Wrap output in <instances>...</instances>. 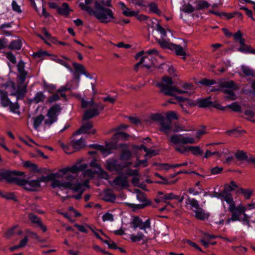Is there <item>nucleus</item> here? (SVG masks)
I'll use <instances>...</instances> for the list:
<instances>
[{
  "instance_id": "nucleus-13",
  "label": "nucleus",
  "mask_w": 255,
  "mask_h": 255,
  "mask_svg": "<svg viewBox=\"0 0 255 255\" xmlns=\"http://www.w3.org/2000/svg\"><path fill=\"white\" fill-rule=\"evenodd\" d=\"M159 180L152 181L150 179H147L145 181L147 183L154 182L158 184H162L165 185H170L174 184L178 180V178H175V176H159Z\"/></svg>"
},
{
  "instance_id": "nucleus-7",
  "label": "nucleus",
  "mask_w": 255,
  "mask_h": 255,
  "mask_svg": "<svg viewBox=\"0 0 255 255\" xmlns=\"http://www.w3.org/2000/svg\"><path fill=\"white\" fill-rule=\"evenodd\" d=\"M211 99V96H208L204 98H198L197 99L196 104H195L201 108H214L222 111L226 110V107L222 106L216 101H212Z\"/></svg>"
},
{
  "instance_id": "nucleus-48",
  "label": "nucleus",
  "mask_w": 255,
  "mask_h": 255,
  "mask_svg": "<svg viewBox=\"0 0 255 255\" xmlns=\"http://www.w3.org/2000/svg\"><path fill=\"white\" fill-rule=\"evenodd\" d=\"M198 2L197 5L196 6L197 9H203L204 8H207L209 7L210 4L206 0H201V1H196V3Z\"/></svg>"
},
{
  "instance_id": "nucleus-51",
  "label": "nucleus",
  "mask_w": 255,
  "mask_h": 255,
  "mask_svg": "<svg viewBox=\"0 0 255 255\" xmlns=\"http://www.w3.org/2000/svg\"><path fill=\"white\" fill-rule=\"evenodd\" d=\"M89 228H90V230H91V231L92 232V233L94 234V235L96 236V237L97 239L101 240L104 243L107 244L109 249H112V244H111L108 240H104V239L101 237V236L100 235V234L98 233L95 231L93 228H92L91 227H89Z\"/></svg>"
},
{
  "instance_id": "nucleus-43",
  "label": "nucleus",
  "mask_w": 255,
  "mask_h": 255,
  "mask_svg": "<svg viewBox=\"0 0 255 255\" xmlns=\"http://www.w3.org/2000/svg\"><path fill=\"white\" fill-rule=\"evenodd\" d=\"M186 204L190 205L191 207L194 208L195 210H197L198 208H200L198 201L194 198H190L188 197L186 201Z\"/></svg>"
},
{
  "instance_id": "nucleus-23",
  "label": "nucleus",
  "mask_w": 255,
  "mask_h": 255,
  "mask_svg": "<svg viewBox=\"0 0 255 255\" xmlns=\"http://www.w3.org/2000/svg\"><path fill=\"white\" fill-rule=\"evenodd\" d=\"M61 110L60 106L59 104H55L54 105L52 106L50 108V109L48 110L47 116L48 118H52L54 117V118H57V116L56 115V114L60 112Z\"/></svg>"
},
{
  "instance_id": "nucleus-36",
  "label": "nucleus",
  "mask_w": 255,
  "mask_h": 255,
  "mask_svg": "<svg viewBox=\"0 0 255 255\" xmlns=\"http://www.w3.org/2000/svg\"><path fill=\"white\" fill-rule=\"evenodd\" d=\"M0 196L7 200H11L16 202L18 201L14 194L12 192H7L5 194H3L2 192L0 191Z\"/></svg>"
},
{
  "instance_id": "nucleus-10",
  "label": "nucleus",
  "mask_w": 255,
  "mask_h": 255,
  "mask_svg": "<svg viewBox=\"0 0 255 255\" xmlns=\"http://www.w3.org/2000/svg\"><path fill=\"white\" fill-rule=\"evenodd\" d=\"M170 141L174 144H186L194 143L195 140L193 137H185L180 134H174L171 136Z\"/></svg>"
},
{
  "instance_id": "nucleus-49",
  "label": "nucleus",
  "mask_w": 255,
  "mask_h": 255,
  "mask_svg": "<svg viewBox=\"0 0 255 255\" xmlns=\"http://www.w3.org/2000/svg\"><path fill=\"white\" fill-rule=\"evenodd\" d=\"M131 157V153L129 150H124L122 152L120 158L122 160H128Z\"/></svg>"
},
{
  "instance_id": "nucleus-56",
  "label": "nucleus",
  "mask_w": 255,
  "mask_h": 255,
  "mask_svg": "<svg viewBox=\"0 0 255 255\" xmlns=\"http://www.w3.org/2000/svg\"><path fill=\"white\" fill-rule=\"evenodd\" d=\"M158 43L162 48H167L170 50L171 49V45L173 44V43H169L164 39L159 40Z\"/></svg>"
},
{
  "instance_id": "nucleus-53",
  "label": "nucleus",
  "mask_w": 255,
  "mask_h": 255,
  "mask_svg": "<svg viewBox=\"0 0 255 255\" xmlns=\"http://www.w3.org/2000/svg\"><path fill=\"white\" fill-rule=\"evenodd\" d=\"M139 11H135L130 10L129 8L128 7L126 8L123 11V13L126 16H135L137 13H138Z\"/></svg>"
},
{
  "instance_id": "nucleus-32",
  "label": "nucleus",
  "mask_w": 255,
  "mask_h": 255,
  "mask_svg": "<svg viewBox=\"0 0 255 255\" xmlns=\"http://www.w3.org/2000/svg\"><path fill=\"white\" fill-rule=\"evenodd\" d=\"M171 50H174L176 54L178 56H185L186 55V52L184 49L180 45H177L173 44L171 45Z\"/></svg>"
},
{
  "instance_id": "nucleus-37",
  "label": "nucleus",
  "mask_w": 255,
  "mask_h": 255,
  "mask_svg": "<svg viewBox=\"0 0 255 255\" xmlns=\"http://www.w3.org/2000/svg\"><path fill=\"white\" fill-rule=\"evenodd\" d=\"M160 130L165 133L169 132V130L171 129L170 123H166L164 120L160 123Z\"/></svg>"
},
{
  "instance_id": "nucleus-9",
  "label": "nucleus",
  "mask_w": 255,
  "mask_h": 255,
  "mask_svg": "<svg viewBox=\"0 0 255 255\" xmlns=\"http://www.w3.org/2000/svg\"><path fill=\"white\" fill-rule=\"evenodd\" d=\"M156 86L160 88V92L167 96H174L175 93L178 94L187 93L188 92L177 89L175 87L168 86L162 82H157Z\"/></svg>"
},
{
  "instance_id": "nucleus-41",
  "label": "nucleus",
  "mask_w": 255,
  "mask_h": 255,
  "mask_svg": "<svg viewBox=\"0 0 255 255\" xmlns=\"http://www.w3.org/2000/svg\"><path fill=\"white\" fill-rule=\"evenodd\" d=\"M144 235L141 232H138L136 235L131 234L130 235V239L132 242H136L143 240Z\"/></svg>"
},
{
  "instance_id": "nucleus-29",
  "label": "nucleus",
  "mask_w": 255,
  "mask_h": 255,
  "mask_svg": "<svg viewBox=\"0 0 255 255\" xmlns=\"http://www.w3.org/2000/svg\"><path fill=\"white\" fill-rule=\"evenodd\" d=\"M62 6V7H59L58 8L57 13L60 15L68 16L71 10L68 4L66 2H63Z\"/></svg>"
},
{
  "instance_id": "nucleus-8",
  "label": "nucleus",
  "mask_w": 255,
  "mask_h": 255,
  "mask_svg": "<svg viewBox=\"0 0 255 255\" xmlns=\"http://www.w3.org/2000/svg\"><path fill=\"white\" fill-rule=\"evenodd\" d=\"M150 224V219L143 222L138 216H133L130 222V225L134 230L138 228L140 230H144L145 232L146 229L151 228Z\"/></svg>"
},
{
  "instance_id": "nucleus-6",
  "label": "nucleus",
  "mask_w": 255,
  "mask_h": 255,
  "mask_svg": "<svg viewBox=\"0 0 255 255\" xmlns=\"http://www.w3.org/2000/svg\"><path fill=\"white\" fill-rule=\"evenodd\" d=\"M97 159H94L90 163V165L91 167L93 168H95V169L94 170L93 169H88L87 170L86 169L88 167L87 164L86 165V167L84 170L79 171L77 173H74V174L78 173L80 171H85L82 173L81 175H95V174H97V175H109L108 173L104 171V170L101 168L100 165L97 163L96 162ZM83 164H85V163H83ZM74 165H77L78 166H80L83 165V164H80V163H77Z\"/></svg>"
},
{
  "instance_id": "nucleus-5",
  "label": "nucleus",
  "mask_w": 255,
  "mask_h": 255,
  "mask_svg": "<svg viewBox=\"0 0 255 255\" xmlns=\"http://www.w3.org/2000/svg\"><path fill=\"white\" fill-rule=\"evenodd\" d=\"M18 73L19 74L17 75L18 79L17 85L19 90L15 93H11V96L15 97L17 100H22L27 93V84L24 83L27 75V72L25 71L18 72Z\"/></svg>"
},
{
  "instance_id": "nucleus-39",
  "label": "nucleus",
  "mask_w": 255,
  "mask_h": 255,
  "mask_svg": "<svg viewBox=\"0 0 255 255\" xmlns=\"http://www.w3.org/2000/svg\"><path fill=\"white\" fill-rule=\"evenodd\" d=\"M0 104L2 107L4 108L7 107L11 103V101L8 97V94H6L4 96H0Z\"/></svg>"
},
{
  "instance_id": "nucleus-55",
  "label": "nucleus",
  "mask_w": 255,
  "mask_h": 255,
  "mask_svg": "<svg viewBox=\"0 0 255 255\" xmlns=\"http://www.w3.org/2000/svg\"><path fill=\"white\" fill-rule=\"evenodd\" d=\"M166 120L170 122L172 120H178V118L174 111H169L166 114Z\"/></svg>"
},
{
  "instance_id": "nucleus-16",
  "label": "nucleus",
  "mask_w": 255,
  "mask_h": 255,
  "mask_svg": "<svg viewBox=\"0 0 255 255\" xmlns=\"http://www.w3.org/2000/svg\"><path fill=\"white\" fill-rule=\"evenodd\" d=\"M115 133L113 134V149L117 148L116 140H128L130 135L123 131H114Z\"/></svg>"
},
{
  "instance_id": "nucleus-14",
  "label": "nucleus",
  "mask_w": 255,
  "mask_h": 255,
  "mask_svg": "<svg viewBox=\"0 0 255 255\" xmlns=\"http://www.w3.org/2000/svg\"><path fill=\"white\" fill-rule=\"evenodd\" d=\"M222 88H229L234 90H237L239 89L238 86L236 84L234 81L230 80L224 82H222L220 86L217 87H213L211 89V92H217L219 91H222Z\"/></svg>"
},
{
  "instance_id": "nucleus-45",
  "label": "nucleus",
  "mask_w": 255,
  "mask_h": 255,
  "mask_svg": "<svg viewBox=\"0 0 255 255\" xmlns=\"http://www.w3.org/2000/svg\"><path fill=\"white\" fill-rule=\"evenodd\" d=\"M148 7L149 8L150 10L158 15H160L161 14V11L158 8V6L157 4L154 2H151L148 4Z\"/></svg>"
},
{
  "instance_id": "nucleus-47",
  "label": "nucleus",
  "mask_w": 255,
  "mask_h": 255,
  "mask_svg": "<svg viewBox=\"0 0 255 255\" xmlns=\"http://www.w3.org/2000/svg\"><path fill=\"white\" fill-rule=\"evenodd\" d=\"M72 65L74 69V73H78L82 74L84 72L85 68L82 65L76 62H73ZM72 72H73V71Z\"/></svg>"
},
{
  "instance_id": "nucleus-3",
  "label": "nucleus",
  "mask_w": 255,
  "mask_h": 255,
  "mask_svg": "<svg viewBox=\"0 0 255 255\" xmlns=\"http://www.w3.org/2000/svg\"><path fill=\"white\" fill-rule=\"evenodd\" d=\"M93 0H85V4L80 2L79 7L85 10L90 15L94 16L99 20L107 19L108 17H112V10L104 6H112L111 0H96L94 2L95 10L91 6L86 5L91 4Z\"/></svg>"
},
{
  "instance_id": "nucleus-57",
  "label": "nucleus",
  "mask_w": 255,
  "mask_h": 255,
  "mask_svg": "<svg viewBox=\"0 0 255 255\" xmlns=\"http://www.w3.org/2000/svg\"><path fill=\"white\" fill-rule=\"evenodd\" d=\"M191 174L194 173L195 174V175H202L201 174L196 173L194 171L191 170V169L186 170V169H183V170H180L178 171L176 173H174L173 174H172L171 175H178L180 174Z\"/></svg>"
},
{
  "instance_id": "nucleus-50",
  "label": "nucleus",
  "mask_w": 255,
  "mask_h": 255,
  "mask_svg": "<svg viewBox=\"0 0 255 255\" xmlns=\"http://www.w3.org/2000/svg\"><path fill=\"white\" fill-rule=\"evenodd\" d=\"M103 199L107 202H112V189L105 190L103 197Z\"/></svg>"
},
{
  "instance_id": "nucleus-61",
  "label": "nucleus",
  "mask_w": 255,
  "mask_h": 255,
  "mask_svg": "<svg viewBox=\"0 0 255 255\" xmlns=\"http://www.w3.org/2000/svg\"><path fill=\"white\" fill-rule=\"evenodd\" d=\"M56 61L60 64L61 65L65 67L67 69H68L70 72H73V69L70 66V65L66 61L63 60V59L60 58H57Z\"/></svg>"
},
{
  "instance_id": "nucleus-58",
  "label": "nucleus",
  "mask_w": 255,
  "mask_h": 255,
  "mask_svg": "<svg viewBox=\"0 0 255 255\" xmlns=\"http://www.w3.org/2000/svg\"><path fill=\"white\" fill-rule=\"evenodd\" d=\"M28 218L32 223L36 224L37 225L41 222L37 215L32 213L28 215Z\"/></svg>"
},
{
  "instance_id": "nucleus-33",
  "label": "nucleus",
  "mask_w": 255,
  "mask_h": 255,
  "mask_svg": "<svg viewBox=\"0 0 255 255\" xmlns=\"http://www.w3.org/2000/svg\"><path fill=\"white\" fill-rule=\"evenodd\" d=\"M16 100H17L16 99ZM18 100H16V102L14 103H12L11 102V103L8 106L9 108L10 112L12 113L17 114L19 115L20 113L19 111H17L16 110H19L20 108V105L18 102Z\"/></svg>"
},
{
  "instance_id": "nucleus-59",
  "label": "nucleus",
  "mask_w": 255,
  "mask_h": 255,
  "mask_svg": "<svg viewBox=\"0 0 255 255\" xmlns=\"http://www.w3.org/2000/svg\"><path fill=\"white\" fill-rule=\"evenodd\" d=\"M43 87L45 90H47L49 93H52V91L55 89V86L52 84H48L46 81H43Z\"/></svg>"
},
{
  "instance_id": "nucleus-22",
  "label": "nucleus",
  "mask_w": 255,
  "mask_h": 255,
  "mask_svg": "<svg viewBox=\"0 0 255 255\" xmlns=\"http://www.w3.org/2000/svg\"><path fill=\"white\" fill-rule=\"evenodd\" d=\"M175 100L180 102H187V103L185 104L186 106H190V107L196 106V104L194 102L189 100L187 98H185L182 96H176ZM168 102L171 104H176V102H174V99L169 100Z\"/></svg>"
},
{
  "instance_id": "nucleus-11",
  "label": "nucleus",
  "mask_w": 255,
  "mask_h": 255,
  "mask_svg": "<svg viewBox=\"0 0 255 255\" xmlns=\"http://www.w3.org/2000/svg\"><path fill=\"white\" fill-rule=\"evenodd\" d=\"M134 192L136 194V198L142 203L138 204H132L131 207L134 209H140L144 208L149 204L145 194L138 189H134Z\"/></svg>"
},
{
  "instance_id": "nucleus-27",
  "label": "nucleus",
  "mask_w": 255,
  "mask_h": 255,
  "mask_svg": "<svg viewBox=\"0 0 255 255\" xmlns=\"http://www.w3.org/2000/svg\"><path fill=\"white\" fill-rule=\"evenodd\" d=\"M0 175H25L23 172H18L16 170L0 169Z\"/></svg>"
},
{
  "instance_id": "nucleus-30",
  "label": "nucleus",
  "mask_w": 255,
  "mask_h": 255,
  "mask_svg": "<svg viewBox=\"0 0 255 255\" xmlns=\"http://www.w3.org/2000/svg\"><path fill=\"white\" fill-rule=\"evenodd\" d=\"M140 176H133L132 180L131 183L135 186H138L144 190H146V186L144 182H141Z\"/></svg>"
},
{
  "instance_id": "nucleus-62",
  "label": "nucleus",
  "mask_w": 255,
  "mask_h": 255,
  "mask_svg": "<svg viewBox=\"0 0 255 255\" xmlns=\"http://www.w3.org/2000/svg\"><path fill=\"white\" fill-rule=\"evenodd\" d=\"M151 119L154 121L160 122L163 121L164 120V118L163 116H162L160 114H152L151 116Z\"/></svg>"
},
{
  "instance_id": "nucleus-52",
  "label": "nucleus",
  "mask_w": 255,
  "mask_h": 255,
  "mask_svg": "<svg viewBox=\"0 0 255 255\" xmlns=\"http://www.w3.org/2000/svg\"><path fill=\"white\" fill-rule=\"evenodd\" d=\"M244 114L249 117L247 118L248 121L255 124V119H253L255 117V113L252 110H247L244 112Z\"/></svg>"
},
{
  "instance_id": "nucleus-2",
  "label": "nucleus",
  "mask_w": 255,
  "mask_h": 255,
  "mask_svg": "<svg viewBox=\"0 0 255 255\" xmlns=\"http://www.w3.org/2000/svg\"><path fill=\"white\" fill-rule=\"evenodd\" d=\"M214 196L221 200L224 207V202H226L228 205V211L232 213L231 217L227 219L226 224L229 225L231 222L240 221L244 226L248 228L252 227L251 216L247 214L246 212L255 209V201L252 200L251 203L246 206L242 204L236 206L232 194L226 190L221 193H215Z\"/></svg>"
},
{
  "instance_id": "nucleus-44",
  "label": "nucleus",
  "mask_w": 255,
  "mask_h": 255,
  "mask_svg": "<svg viewBox=\"0 0 255 255\" xmlns=\"http://www.w3.org/2000/svg\"><path fill=\"white\" fill-rule=\"evenodd\" d=\"M241 69L245 76H251L253 77L255 76V71L249 68V67L245 66H242Z\"/></svg>"
},
{
  "instance_id": "nucleus-4",
  "label": "nucleus",
  "mask_w": 255,
  "mask_h": 255,
  "mask_svg": "<svg viewBox=\"0 0 255 255\" xmlns=\"http://www.w3.org/2000/svg\"><path fill=\"white\" fill-rule=\"evenodd\" d=\"M23 166L34 173H43L45 175H66L69 172L77 173L79 171L83 170L87 166L86 164L80 166L73 165L72 166H67L60 169H55L52 170L45 168L39 169L36 164L33 163L30 161H25Z\"/></svg>"
},
{
  "instance_id": "nucleus-17",
  "label": "nucleus",
  "mask_w": 255,
  "mask_h": 255,
  "mask_svg": "<svg viewBox=\"0 0 255 255\" xmlns=\"http://www.w3.org/2000/svg\"><path fill=\"white\" fill-rule=\"evenodd\" d=\"M93 125L90 122H86L83 124L81 127L76 131L75 134L79 135L82 133H89L90 134H94L96 132L95 129H92Z\"/></svg>"
},
{
  "instance_id": "nucleus-1",
  "label": "nucleus",
  "mask_w": 255,
  "mask_h": 255,
  "mask_svg": "<svg viewBox=\"0 0 255 255\" xmlns=\"http://www.w3.org/2000/svg\"><path fill=\"white\" fill-rule=\"evenodd\" d=\"M65 177V180L54 178L60 176H41L40 178L33 180L30 179V178H20L18 176H0V180L1 181L4 180L9 184H15L29 192L37 191L41 186V182L51 180V186L53 188L58 187L60 189L72 190L74 192L78 193V194L74 196V198L76 200L80 199L86 189L89 188V179L82 182L76 178L77 176Z\"/></svg>"
},
{
  "instance_id": "nucleus-28",
  "label": "nucleus",
  "mask_w": 255,
  "mask_h": 255,
  "mask_svg": "<svg viewBox=\"0 0 255 255\" xmlns=\"http://www.w3.org/2000/svg\"><path fill=\"white\" fill-rule=\"evenodd\" d=\"M22 43L20 39L13 40H12L9 45H7V47L10 50H19L21 48Z\"/></svg>"
},
{
  "instance_id": "nucleus-20",
  "label": "nucleus",
  "mask_w": 255,
  "mask_h": 255,
  "mask_svg": "<svg viewBox=\"0 0 255 255\" xmlns=\"http://www.w3.org/2000/svg\"><path fill=\"white\" fill-rule=\"evenodd\" d=\"M88 106L90 107H96L100 109H104V106L100 103H96L94 101L93 99L90 101H87L84 98L81 99V107L82 108H86Z\"/></svg>"
},
{
  "instance_id": "nucleus-31",
  "label": "nucleus",
  "mask_w": 255,
  "mask_h": 255,
  "mask_svg": "<svg viewBox=\"0 0 255 255\" xmlns=\"http://www.w3.org/2000/svg\"><path fill=\"white\" fill-rule=\"evenodd\" d=\"M45 98V95L42 92H37L34 98L30 100V102H34L36 104H38L40 102H43Z\"/></svg>"
},
{
  "instance_id": "nucleus-18",
  "label": "nucleus",
  "mask_w": 255,
  "mask_h": 255,
  "mask_svg": "<svg viewBox=\"0 0 255 255\" xmlns=\"http://www.w3.org/2000/svg\"><path fill=\"white\" fill-rule=\"evenodd\" d=\"M235 157L239 161H246L249 163L255 164V157H249L243 150H238L235 153Z\"/></svg>"
},
{
  "instance_id": "nucleus-63",
  "label": "nucleus",
  "mask_w": 255,
  "mask_h": 255,
  "mask_svg": "<svg viewBox=\"0 0 255 255\" xmlns=\"http://www.w3.org/2000/svg\"><path fill=\"white\" fill-rule=\"evenodd\" d=\"M195 11V8L190 4L188 3L186 4L183 9V11L185 13H192Z\"/></svg>"
},
{
  "instance_id": "nucleus-54",
  "label": "nucleus",
  "mask_w": 255,
  "mask_h": 255,
  "mask_svg": "<svg viewBox=\"0 0 255 255\" xmlns=\"http://www.w3.org/2000/svg\"><path fill=\"white\" fill-rule=\"evenodd\" d=\"M236 15H238L239 18H242L243 16L242 14L240 12H235L234 13L222 12V16H224L228 19L233 18Z\"/></svg>"
},
{
  "instance_id": "nucleus-35",
  "label": "nucleus",
  "mask_w": 255,
  "mask_h": 255,
  "mask_svg": "<svg viewBox=\"0 0 255 255\" xmlns=\"http://www.w3.org/2000/svg\"><path fill=\"white\" fill-rule=\"evenodd\" d=\"M240 193L244 196L246 200L250 199L253 194V191L250 189L241 188Z\"/></svg>"
},
{
  "instance_id": "nucleus-42",
  "label": "nucleus",
  "mask_w": 255,
  "mask_h": 255,
  "mask_svg": "<svg viewBox=\"0 0 255 255\" xmlns=\"http://www.w3.org/2000/svg\"><path fill=\"white\" fill-rule=\"evenodd\" d=\"M188 151H191L195 155H202L203 153V150L199 146H188Z\"/></svg>"
},
{
  "instance_id": "nucleus-26",
  "label": "nucleus",
  "mask_w": 255,
  "mask_h": 255,
  "mask_svg": "<svg viewBox=\"0 0 255 255\" xmlns=\"http://www.w3.org/2000/svg\"><path fill=\"white\" fill-rule=\"evenodd\" d=\"M71 142L73 149L76 151L79 150L85 146V140L82 138L78 140H72Z\"/></svg>"
},
{
  "instance_id": "nucleus-34",
  "label": "nucleus",
  "mask_w": 255,
  "mask_h": 255,
  "mask_svg": "<svg viewBox=\"0 0 255 255\" xmlns=\"http://www.w3.org/2000/svg\"><path fill=\"white\" fill-rule=\"evenodd\" d=\"M33 128L37 129V128L41 124L42 122L44 120V116L42 115H39L36 117L33 118Z\"/></svg>"
},
{
  "instance_id": "nucleus-60",
  "label": "nucleus",
  "mask_w": 255,
  "mask_h": 255,
  "mask_svg": "<svg viewBox=\"0 0 255 255\" xmlns=\"http://www.w3.org/2000/svg\"><path fill=\"white\" fill-rule=\"evenodd\" d=\"M49 53H47V51H39L38 52L33 53V56L35 58H42L45 57L46 56H49Z\"/></svg>"
},
{
  "instance_id": "nucleus-46",
  "label": "nucleus",
  "mask_w": 255,
  "mask_h": 255,
  "mask_svg": "<svg viewBox=\"0 0 255 255\" xmlns=\"http://www.w3.org/2000/svg\"><path fill=\"white\" fill-rule=\"evenodd\" d=\"M226 107V109L230 108L236 112L241 113L242 112L241 106L236 102H234L232 104L228 105Z\"/></svg>"
},
{
  "instance_id": "nucleus-40",
  "label": "nucleus",
  "mask_w": 255,
  "mask_h": 255,
  "mask_svg": "<svg viewBox=\"0 0 255 255\" xmlns=\"http://www.w3.org/2000/svg\"><path fill=\"white\" fill-rule=\"evenodd\" d=\"M226 89V90H223L222 92L227 94L228 95L226 97V99H230L232 100H235L236 99V96L233 91H235L234 90H233L232 89Z\"/></svg>"
},
{
  "instance_id": "nucleus-38",
  "label": "nucleus",
  "mask_w": 255,
  "mask_h": 255,
  "mask_svg": "<svg viewBox=\"0 0 255 255\" xmlns=\"http://www.w3.org/2000/svg\"><path fill=\"white\" fill-rule=\"evenodd\" d=\"M198 83L202 85L207 87H209L212 85L216 84L217 83L216 81L213 79H208L207 78H203L200 80Z\"/></svg>"
},
{
  "instance_id": "nucleus-12",
  "label": "nucleus",
  "mask_w": 255,
  "mask_h": 255,
  "mask_svg": "<svg viewBox=\"0 0 255 255\" xmlns=\"http://www.w3.org/2000/svg\"><path fill=\"white\" fill-rule=\"evenodd\" d=\"M88 146L100 151L104 156H106L112 153V142L106 143L105 146L97 143L90 144Z\"/></svg>"
},
{
  "instance_id": "nucleus-15",
  "label": "nucleus",
  "mask_w": 255,
  "mask_h": 255,
  "mask_svg": "<svg viewBox=\"0 0 255 255\" xmlns=\"http://www.w3.org/2000/svg\"><path fill=\"white\" fill-rule=\"evenodd\" d=\"M113 187L118 190L127 188L128 186V182L127 176H117L113 182Z\"/></svg>"
},
{
  "instance_id": "nucleus-19",
  "label": "nucleus",
  "mask_w": 255,
  "mask_h": 255,
  "mask_svg": "<svg viewBox=\"0 0 255 255\" xmlns=\"http://www.w3.org/2000/svg\"><path fill=\"white\" fill-rule=\"evenodd\" d=\"M102 110L94 107L92 109L87 110L83 115V120L87 121L95 116H98L100 114L99 111H102Z\"/></svg>"
},
{
  "instance_id": "nucleus-25",
  "label": "nucleus",
  "mask_w": 255,
  "mask_h": 255,
  "mask_svg": "<svg viewBox=\"0 0 255 255\" xmlns=\"http://www.w3.org/2000/svg\"><path fill=\"white\" fill-rule=\"evenodd\" d=\"M194 212L195 213L196 218L201 220L207 219L209 217V214L205 212L201 208H198L197 210H195Z\"/></svg>"
},
{
  "instance_id": "nucleus-24",
  "label": "nucleus",
  "mask_w": 255,
  "mask_h": 255,
  "mask_svg": "<svg viewBox=\"0 0 255 255\" xmlns=\"http://www.w3.org/2000/svg\"><path fill=\"white\" fill-rule=\"evenodd\" d=\"M158 194V195H161L162 199H163V202L166 203L167 205H170L172 207H173V206H172L171 205V204L169 202H167V200H173V199L178 198V196L174 195L173 193H170L164 194L162 192H159Z\"/></svg>"
},
{
  "instance_id": "nucleus-21",
  "label": "nucleus",
  "mask_w": 255,
  "mask_h": 255,
  "mask_svg": "<svg viewBox=\"0 0 255 255\" xmlns=\"http://www.w3.org/2000/svg\"><path fill=\"white\" fill-rule=\"evenodd\" d=\"M1 87H4L5 89L10 87L11 88V90L9 94L10 96H11V93H15L19 90L18 85H16L15 83L11 80H8L6 82L2 84Z\"/></svg>"
},
{
  "instance_id": "nucleus-64",
  "label": "nucleus",
  "mask_w": 255,
  "mask_h": 255,
  "mask_svg": "<svg viewBox=\"0 0 255 255\" xmlns=\"http://www.w3.org/2000/svg\"><path fill=\"white\" fill-rule=\"evenodd\" d=\"M8 41V40L3 37L2 38H0V50L5 49L7 47Z\"/></svg>"
}]
</instances>
